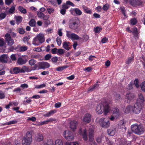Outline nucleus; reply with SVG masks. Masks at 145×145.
Returning <instances> with one entry per match:
<instances>
[{
    "mask_svg": "<svg viewBox=\"0 0 145 145\" xmlns=\"http://www.w3.org/2000/svg\"><path fill=\"white\" fill-rule=\"evenodd\" d=\"M110 108L109 104L106 101H105L103 103L99 104L97 106L96 110L99 114H101L104 112V114L106 115L109 112Z\"/></svg>",
    "mask_w": 145,
    "mask_h": 145,
    "instance_id": "1",
    "label": "nucleus"
},
{
    "mask_svg": "<svg viewBox=\"0 0 145 145\" xmlns=\"http://www.w3.org/2000/svg\"><path fill=\"white\" fill-rule=\"evenodd\" d=\"M32 131H28L22 138L23 145H31L32 141Z\"/></svg>",
    "mask_w": 145,
    "mask_h": 145,
    "instance_id": "2",
    "label": "nucleus"
},
{
    "mask_svg": "<svg viewBox=\"0 0 145 145\" xmlns=\"http://www.w3.org/2000/svg\"><path fill=\"white\" fill-rule=\"evenodd\" d=\"M44 40V35L39 34L33 39L32 44L38 46L43 42Z\"/></svg>",
    "mask_w": 145,
    "mask_h": 145,
    "instance_id": "3",
    "label": "nucleus"
},
{
    "mask_svg": "<svg viewBox=\"0 0 145 145\" xmlns=\"http://www.w3.org/2000/svg\"><path fill=\"white\" fill-rule=\"evenodd\" d=\"M131 129L133 132L137 134H141L144 131L141 125H138L136 124L131 126Z\"/></svg>",
    "mask_w": 145,
    "mask_h": 145,
    "instance_id": "4",
    "label": "nucleus"
},
{
    "mask_svg": "<svg viewBox=\"0 0 145 145\" xmlns=\"http://www.w3.org/2000/svg\"><path fill=\"white\" fill-rule=\"evenodd\" d=\"M69 26L71 29L75 30L78 27V24L76 19L72 18L69 21Z\"/></svg>",
    "mask_w": 145,
    "mask_h": 145,
    "instance_id": "5",
    "label": "nucleus"
},
{
    "mask_svg": "<svg viewBox=\"0 0 145 145\" xmlns=\"http://www.w3.org/2000/svg\"><path fill=\"white\" fill-rule=\"evenodd\" d=\"M142 106L141 104L136 102L134 106H132V112L135 114L139 113L141 110Z\"/></svg>",
    "mask_w": 145,
    "mask_h": 145,
    "instance_id": "6",
    "label": "nucleus"
},
{
    "mask_svg": "<svg viewBox=\"0 0 145 145\" xmlns=\"http://www.w3.org/2000/svg\"><path fill=\"white\" fill-rule=\"evenodd\" d=\"M99 123L101 126L105 128L108 127L110 125L109 120L106 118H102L100 119Z\"/></svg>",
    "mask_w": 145,
    "mask_h": 145,
    "instance_id": "7",
    "label": "nucleus"
},
{
    "mask_svg": "<svg viewBox=\"0 0 145 145\" xmlns=\"http://www.w3.org/2000/svg\"><path fill=\"white\" fill-rule=\"evenodd\" d=\"M94 130L92 128H90L89 130V141L91 142L90 145H98L96 142L93 140Z\"/></svg>",
    "mask_w": 145,
    "mask_h": 145,
    "instance_id": "8",
    "label": "nucleus"
},
{
    "mask_svg": "<svg viewBox=\"0 0 145 145\" xmlns=\"http://www.w3.org/2000/svg\"><path fill=\"white\" fill-rule=\"evenodd\" d=\"M63 135L65 138L68 140H72L74 138L72 133L68 130H65L64 131Z\"/></svg>",
    "mask_w": 145,
    "mask_h": 145,
    "instance_id": "9",
    "label": "nucleus"
},
{
    "mask_svg": "<svg viewBox=\"0 0 145 145\" xmlns=\"http://www.w3.org/2000/svg\"><path fill=\"white\" fill-rule=\"evenodd\" d=\"M66 36L72 40H78L80 38L75 33H72L71 31H66Z\"/></svg>",
    "mask_w": 145,
    "mask_h": 145,
    "instance_id": "10",
    "label": "nucleus"
},
{
    "mask_svg": "<svg viewBox=\"0 0 145 145\" xmlns=\"http://www.w3.org/2000/svg\"><path fill=\"white\" fill-rule=\"evenodd\" d=\"M38 65L37 70L41 69H44L49 68L50 67V64L46 62L42 61L39 62Z\"/></svg>",
    "mask_w": 145,
    "mask_h": 145,
    "instance_id": "11",
    "label": "nucleus"
},
{
    "mask_svg": "<svg viewBox=\"0 0 145 145\" xmlns=\"http://www.w3.org/2000/svg\"><path fill=\"white\" fill-rule=\"evenodd\" d=\"M5 39L8 45L11 46L14 44V40L11 38L10 34L8 33H6L5 35Z\"/></svg>",
    "mask_w": 145,
    "mask_h": 145,
    "instance_id": "12",
    "label": "nucleus"
},
{
    "mask_svg": "<svg viewBox=\"0 0 145 145\" xmlns=\"http://www.w3.org/2000/svg\"><path fill=\"white\" fill-rule=\"evenodd\" d=\"M125 99L127 100V103H129L133 100L135 98L133 94L130 92L127 93L125 95Z\"/></svg>",
    "mask_w": 145,
    "mask_h": 145,
    "instance_id": "13",
    "label": "nucleus"
},
{
    "mask_svg": "<svg viewBox=\"0 0 145 145\" xmlns=\"http://www.w3.org/2000/svg\"><path fill=\"white\" fill-rule=\"evenodd\" d=\"M36 61L34 59H31L29 61V65L32 66L34 65V66L32 67V70H37L38 65L36 64Z\"/></svg>",
    "mask_w": 145,
    "mask_h": 145,
    "instance_id": "14",
    "label": "nucleus"
},
{
    "mask_svg": "<svg viewBox=\"0 0 145 145\" xmlns=\"http://www.w3.org/2000/svg\"><path fill=\"white\" fill-rule=\"evenodd\" d=\"M79 133L80 135H82L83 136V138L85 140H87L88 139L87 136V130L85 129L83 132L81 128L80 129Z\"/></svg>",
    "mask_w": 145,
    "mask_h": 145,
    "instance_id": "15",
    "label": "nucleus"
},
{
    "mask_svg": "<svg viewBox=\"0 0 145 145\" xmlns=\"http://www.w3.org/2000/svg\"><path fill=\"white\" fill-rule=\"evenodd\" d=\"M91 116L89 114H86L83 118V121L86 123H89L91 121Z\"/></svg>",
    "mask_w": 145,
    "mask_h": 145,
    "instance_id": "16",
    "label": "nucleus"
},
{
    "mask_svg": "<svg viewBox=\"0 0 145 145\" xmlns=\"http://www.w3.org/2000/svg\"><path fill=\"white\" fill-rule=\"evenodd\" d=\"M77 124L78 122L76 121L73 120L71 121L70 123V128L71 129L74 131L76 129Z\"/></svg>",
    "mask_w": 145,
    "mask_h": 145,
    "instance_id": "17",
    "label": "nucleus"
},
{
    "mask_svg": "<svg viewBox=\"0 0 145 145\" xmlns=\"http://www.w3.org/2000/svg\"><path fill=\"white\" fill-rule=\"evenodd\" d=\"M138 98L137 100L136 103H140L141 105H143V103L144 101V99L143 95L140 93L138 94Z\"/></svg>",
    "mask_w": 145,
    "mask_h": 145,
    "instance_id": "18",
    "label": "nucleus"
},
{
    "mask_svg": "<svg viewBox=\"0 0 145 145\" xmlns=\"http://www.w3.org/2000/svg\"><path fill=\"white\" fill-rule=\"evenodd\" d=\"M70 44L69 42H64L63 43V47L65 49L68 50L71 48Z\"/></svg>",
    "mask_w": 145,
    "mask_h": 145,
    "instance_id": "19",
    "label": "nucleus"
},
{
    "mask_svg": "<svg viewBox=\"0 0 145 145\" xmlns=\"http://www.w3.org/2000/svg\"><path fill=\"white\" fill-rule=\"evenodd\" d=\"M21 73H24L25 72H29L32 70L29 68V67L26 66H24L21 68Z\"/></svg>",
    "mask_w": 145,
    "mask_h": 145,
    "instance_id": "20",
    "label": "nucleus"
},
{
    "mask_svg": "<svg viewBox=\"0 0 145 145\" xmlns=\"http://www.w3.org/2000/svg\"><path fill=\"white\" fill-rule=\"evenodd\" d=\"M113 116H114L116 119L120 116V114L119 109L116 108H114L113 110L112 114Z\"/></svg>",
    "mask_w": 145,
    "mask_h": 145,
    "instance_id": "21",
    "label": "nucleus"
},
{
    "mask_svg": "<svg viewBox=\"0 0 145 145\" xmlns=\"http://www.w3.org/2000/svg\"><path fill=\"white\" fill-rule=\"evenodd\" d=\"M10 72L12 74L21 73V68L20 67H15L13 69L12 71H10Z\"/></svg>",
    "mask_w": 145,
    "mask_h": 145,
    "instance_id": "22",
    "label": "nucleus"
},
{
    "mask_svg": "<svg viewBox=\"0 0 145 145\" xmlns=\"http://www.w3.org/2000/svg\"><path fill=\"white\" fill-rule=\"evenodd\" d=\"M27 62V60L26 59H24L21 57H19L18 59L17 63L18 65H21L25 64Z\"/></svg>",
    "mask_w": 145,
    "mask_h": 145,
    "instance_id": "23",
    "label": "nucleus"
},
{
    "mask_svg": "<svg viewBox=\"0 0 145 145\" xmlns=\"http://www.w3.org/2000/svg\"><path fill=\"white\" fill-rule=\"evenodd\" d=\"M44 137L40 133H38L37 136L35 137V140L37 142H40L44 139Z\"/></svg>",
    "mask_w": 145,
    "mask_h": 145,
    "instance_id": "24",
    "label": "nucleus"
},
{
    "mask_svg": "<svg viewBox=\"0 0 145 145\" xmlns=\"http://www.w3.org/2000/svg\"><path fill=\"white\" fill-rule=\"evenodd\" d=\"M116 129L115 128L108 129H107L108 134L111 136H114L115 134Z\"/></svg>",
    "mask_w": 145,
    "mask_h": 145,
    "instance_id": "25",
    "label": "nucleus"
},
{
    "mask_svg": "<svg viewBox=\"0 0 145 145\" xmlns=\"http://www.w3.org/2000/svg\"><path fill=\"white\" fill-rule=\"evenodd\" d=\"M7 56L5 54L2 55L0 57V61L2 63H6L7 62Z\"/></svg>",
    "mask_w": 145,
    "mask_h": 145,
    "instance_id": "26",
    "label": "nucleus"
},
{
    "mask_svg": "<svg viewBox=\"0 0 145 145\" xmlns=\"http://www.w3.org/2000/svg\"><path fill=\"white\" fill-rule=\"evenodd\" d=\"M16 20V23L17 25H18L21 23L22 20V18L20 16H16L14 17Z\"/></svg>",
    "mask_w": 145,
    "mask_h": 145,
    "instance_id": "27",
    "label": "nucleus"
},
{
    "mask_svg": "<svg viewBox=\"0 0 145 145\" xmlns=\"http://www.w3.org/2000/svg\"><path fill=\"white\" fill-rule=\"evenodd\" d=\"M134 61V57L133 56H131L130 57L128 58V59L125 61V63L127 64L131 63V62Z\"/></svg>",
    "mask_w": 145,
    "mask_h": 145,
    "instance_id": "28",
    "label": "nucleus"
},
{
    "mask_svg": "<svg viewBox=\"0 0 145 145\" xmlns=\"http://www.w3.org/2000/svg\"><path fill=\"white\" fill-rule=\"evenodd\" d=\"M126 124V121H124L123 120H121L119 123V124L120 126V127L121 129L124 128L125 129L126 127H125V125Z\"/></svg>",
    "mask_w": 145,
    "mask_h": 145,
    "instance_id": "29",
    "label": "nucleus"
},
{
    "mask_svg": "<svg viewBox=\"0 0 145 145\" xmlns=\"http://www.w3.org/2000/svg\"><path fill=\"white\" fill-rule=\"evenodd\" d=\"M29 25L31 27H34L36 25V21L34 19H32L29 22Z\"/></svg>",
    "mask_w": 145,
    "mask_h": 145,
    "instance_id": "30",
    "label": "nucleus"
},
{
    "mask_svg": "<svg viewBox=\"0 0 145 145\" xmlns=\"http://www.w3.org/2000/svg\"><path fill=\"white\" fill-rule=\"evenodd\" d=\"M56 111L55 110H51L45 114L44 116L46 117H48L51 115L53 114L56 113Z\"/></svg>",
    "mask_w": 145,
    "mask_h": 145,
    "instance_id": "31",
    "label": "nucleus"
},
{
    "mask_svg": "<svg viewBox=\"0 0 145 145\" xmlns=\"http://www.w3.org/2000/svg\"><path fill=\"white\" fill-rule=\"evenodd\" d=\"M99 86V84L97 83L94 85L92 87H90L88 90V91H93L96 88H98Z\"/></svg>",
    "mask_w": 145,
    "mask_h": 145,
    "instance_id": "32",
    "label": "nucleus"
},
{
    "mask_svg": "<svg viewBox=\"0 0 145 145\" xmlns=\"http://www.w3.org/2000/svg\"><path fill=\"white\" fill-rule=\"evenodd\" d=\"M54 145H63L62 140L59 139H56L55 141Z\"/></svg>",
    "mask_w": 145,
    "mask_h": 145,
    "instance_id": "33",
    "label": "nucleus"
},
{
    "mask_svg": "<svg viewBox=\"0 0 145 145\" xmlns=\"http://www.w3.org/2000/svg\"><path fill=\"white\" fill-rule=\"evenodd\" d=\"M18 9L22 13L25 14L27 12L26 9L22 7L19 6L18 7Z\"/></svg>",
    "mask_w": 145,
    "mask_h": 145,
    "instance_id": "34",
    "label": "nucleus"
},
{
    "mask_svg": "<svg viewBox=\"0 0 145 145\" xmlns=\"http://www.w3.org/2000/svg\"><path fill=\"white\" fill-rule=\"evenodd\" d=\"M74 10L75 13L78 15L80 16L82 14V12L78 8H75L74 9Z\"/></svg>",
    "mask_w": 145,
    "mask_h": 145,
    "instance_id": "35",
    "label": "nucleus"
},
{
    "mask_svg": "<svg viewBox=\"0 0 145 145\" xmlns=\"http://www.w3.org/2000/svg\"><path fill=\"white\" fill-rule=\"evenodd\" d=\"M130 22L131 24L133 25H135L137 22V19L135 18H132Z\"/></svg>",
    "mask_w": 145,
    "mask_h": 145,
    "instance_id": "36",
    "label": "nucleus"
},
{
    "mask_svg": "<svg viewBox=\"0 0 145 145\" xmlns=\"http://www.w3.org/2000/svg\"><path fill=\"white\" fill-rule=\"evenodd\" d=\"M27 47L26 46H21L19 48V50L20 52H24L27 50Z\"/></svg>",
    "mask_w": 145,
    "mask_h": 145,
    "instance_id": "37",
    "label": "nucleus"
},
{
    "mask_svg": "<svg viewBox=\"0 0 145 145\" xmlns=\"http://www.w3.org/2000/svg\"><path fill=\"white\" fill-rule=\"evenodd\" d=\"M68 67V66H63L59 67H57L56 70L58 71H63L64 69H65Z\"/></svg>",
    "mask_w": 145,
    "mask_h": 145,
    "instance_id": "38",
    "label": "nucleus"
},
{
    "mask_svg": "<svg viewBox=\"0 0 145 145\" xmlns=\"http://www.w3.org/2000/svg\"><path fill=\"white\" fill-rule=\"evenodd\" d=\"M4 69V67L2 65H0V75H4L5 72V71H2Z\"/></svg>",
    "mask_w": 145,
    "mask_h": 145,
    "instance_id": "39",
    "label": "nucleus"
},
{
    "mask_svg": "<svg viewBox=\"0 0 145 145\" xmlns=\"http://www.w3.org/2000/svg\"><path fill=\"white\" fill-rule=\"evenodd\" d=\"M64 50L63 49H57V54L58 55H62L64 53Z\"/></svg>",
    "mask_w": 145,
    "mask_h": 145,
    "instance_id": "40",
    "label": "nucleus"
},
{
    "mask_svg": "<svg viewBox=\"0 0 145 145\" xmlns=\"http://www.w3.org/2000/svg\"><path fill=\"white\" fill-rule=\"evenodd\" d=\"M37 14L38 17L41 19H42L43 17L44 14L42 12L40 11H37Z\"/></svg>",
    "mask_w": 145,
    "mask_h": 145,
    "instance_id": "41",
    "label": "nucleus"
},
{
    "mask_svg": "<svg viewBox=\"0 0 145 145\" xmlns=\"http://www.w3.org/2000/svg\"><path fill=\"white\" fill-rule=\"evenodd\" d=\"M109 8V5L108 4H106L103 6V9L104 10L106 11L108 10Z\"/></svg>",
    "mask_w": 145,
    "mask_h": 145,
    "instance_id": "42",
    "label": "nucleus"
},
{
    "mask_svg": "<svg viewBox=\"0 0 145 145\" xmlns=\"http://www.w3.org/2000/svg\"><path fill=\"white\" fill-rule=\"evenodd\" d=\"M102 30V28L99 27H97L94 28V31L95 33H99Z\"/></svg>",
    "mask_w": 145,
    "mask_h": 145,
    "instance_id": "43",
    "label": "nucleus"
},
{
    "mask_svg": "<svg viewBox=\"0 0 145 145\" xmlns=\"http://www.w3.org/2000/svg\"><path fill=\"white\" fill-rule=\"evenodd\" d=\"M132 106H129L126 107L125 112L126 113H128L129 112L131 109L132 110Z\"/></svg>",
    "mask_w": 145,
    "mask_h": 145,
    "instance_id": "44",
    "label": "nucleus"
},
{
    "mask_svg": "<svg viewBox=\"0 0 145 145\" xmlns=\"http://www.w3.org/2000/svg\"><path fill=\"white\" fill-rule=\"evenodd\" d=\"M140 87L142 90L145 92V81L141 83Z\"/></svg>",
    "mask_w": 145,
    "mask_h": 145,
    "instance_id": "45",
    "label": "nucleus"
},
{
    "mask_svg": "<svg viewBox=\"0 0 145 145\" xmlns=\"http://www.w3.org/2000/svg\"><path fill=\"white\" fill-rule=\"evenodd\" d=\"M58 60V58L57 57L54 56L52 58L51 61L53 63H55L57 62Z\"/></svg>",
    "mask_w": 145,
    "mask_h": 145,
    "instance_id": "46",
    "label": "nucleus"
},
{
    "mask_svg": "<svg viewBox=\"0 0 145 145\" xmlns=\"http://www.w3.org/2000/svg\"><path fill=\"white\" fill-rule=\"evenodd\" d=\"M56 41L57 44L58 46H60L61 44V39L59 37H57L56 39Z\"/></svg>",
    "mask_w": 145,
    "mask_h": 145,
    "instance_id": "47",
    "label": "nucleus"
},
{
    "mask_svg": "<svg viewBox=\"0 0 145 145\" xmlns=\"http://www.w3.org/2000/svg\"><path fill=\"white\" fill-rule=\"evenodd\" d=\"M102 137L101 136L98 137L96 139V141L99 144H101L102 142Z\"/></svg>",
    "mask_w": 145,
    "mask_h": 145,
    "instance_id": "48",
    "label": "nucleus"
},
{
    "mask_svg": "<svg viewBox=\"0 0 145 145\" xmlns=\"http://www.w3.org/2000/svg\"><path fill=\"white\" fill-rule=\"evenodd\" d=\"M84 9L85 13L90 14H92V11L90 10H89V8H84Z\"/></svg>",
    "mask_w": 145,
    "mask_h": 145,
    "instance_id": "49",
    "label": "nucleus"
},
{
    "mask_svg": "<svg viewBox=\"0 0 145 145\" xmlns=\"http://www.w3.org/2000/svg\"><path fill=\"white\" fill-rule=\"evenodd\" d=\"M134 83L135 85L137 88H138L139 87V86L138 84L139 81L138 79H135L134 81Z\"/></svg>",
    "mask_w": 145,
    "mask_h": 145,
    "instance_id": "50",
    "label": "nucleus"
},
{
    "mask_svg": "<svg viewBox=\"0 0 145 145\" xmlns=\"http://www.w3.org/2000/svg\"><path fill=\"white\" fill-rule=\"evenodd\" d=\"M132 33L133 35L138 33L137 28L136 27H135L133 28V30L132 31Z\"/></svg>",
    "mask_w": 145,
    "mask_h": 145,
    "instance_id": "51",
    "label": "nucleus"
},
{
    "mask_svg": "<svg viewBox=\"0 0 145 145\" xmlns=\"http://www.w3.org/2000/svg\"><path fill=\"white\" fill-rule=\"evenodd\" d=\"M30 37L29 36H25L23 38V40L24 43H25L26 42H28L29 40L30 39Z\"/></svg>",
    "mask_w": 145,
    "mask_h": 145,
    "instance_id": "52",
    "label": "nucleus"
},
{
    "mask_svg": "<svg viewBox=\"0 0 145 145\" xmlns=\"http://www.w3.org/2000/svg\"><path fill=\"white\" fill-rule=\"evenodd\" d=\"M17 122L18 121L16 120H15L12 121H10L7 122V124L9 125L12 124H14L17 123Z\"/></svg>",
    "mask_w": 145,
    "mask_h": 145,
    "instance_id": "53",
    "label": "nucleus"
},
{
    "mask_svg": "<svg viewBox=\"0 0 145 145\" xmlns=\"http://www.w3.org/2000/svg\"><path fill=\"white\" fill-rule=\"evenodd\" d=\"M53 143V141L51 139L48 140L47 142L44 145H51Z\"/></svg>",
    "mask_w": 145,
    "mask_h": 145,
    "instance_id": "54",
    "label": "nucleus"
},
{
    "mask_svg": "<svg viewBox=\"0 0 145 145\" xmlns=\"http://www.w3.org/2000/svg\"><path fill=\"white\" fill-rule=\"evenodd\" d=\"M51 55L50 54H47L44 57L45 59L46 60H49L51 57Z\"/></svg>",
    "mask_w": 145,
    "mask_h": 145,
    "instance_id": "55",
    "label": "nucleus"
},
{
    "mask_svg": "<svg viewBox=\"0 0 145 145\" xmlns=\"http://www.w3.org/2000/svg\"><path fill=\"white\" fill-rule=\"evenodd\" d=\"M121 143L124 145H128L127 142L125 139H122L121 140Z\"/></svg>",
    "mask_w": 145,
    "mask_h": 145,
    "instance_id": "56",
    "label": "nucleus"
},
{
    "mask_svg": "<svg viewBox=\"0 0 145 145\" xmlns=\"http://www.w3.org/2000/svg\"><path fill=\"white\" fill-rule=\"evenodd\" d=\"M19 33L21 34H23L25 33L24 29L22 28H20L18 30Z\"/></svg>",
    "mask_w": 145,
    "mask_h": 145,
    "instance_id": "57",
    "label": "nucleus"
},
{
    "mask_svg": "<svg viewBox=\"0 0 145 145\" xmlns=\"http://www.w3.org/2000/svg\"><path fill=\"white\" fill-rule=\"evenodd\" d=\"M15 10V7L14 6H12L9 9V12L10 13H13Z\"/></svg>",
    "mask_w": 145,
    "mask_h": 145,
    "instance_id": "58",
    "label": "nucleus"
},
{
    "mask_svg": "<svg viewBox=\"0 0 145 145\" xmlns=\"http://www.w3.org/2000/svg\"><path fill=\"white\" fill-rule=\"evenodd\" d=\"M47 10L49 14H51L52 13H53L54 11V10L52 8H47Z\"/></svg>",
    "mask_w": 145,
    "mask_h": 145,
    "instance_id": "59",
    "label": "nucleus"
},
{
    "mask_svg": "<svg viewBox=\"0 0 145 145\" xmlns=\"http://www.w3.org/2000/svg\"><path fill=\"white\" fill-rule=\"evenodd\" d=\"M13 0H5V4L8 5H10L13 2Z\"/></svg>",
    "mask_w": 145,
    "mask_h": 145,
    "instance_id": "60",
    "label": "nucleus"
},
{
    "mask_svg": "<svg viewBox=\"0 0 145 145\" xmlns=\"http://www.w3.org/2000/svg\"><path fill=\"white\" fill-rule=\"evenodd\" d=\"M20 87L23 88V89L27 88L28 87V85L26 84H24L21 85Z\"/></svg>",
    "mask_w": 145,
    "mask_h": 145,
    "instance_id": "61",
    "label": "nucleus"
},
{
    "mask_svg": "<svg viewBox=\"0 0 145 145\" xmlns=\"http://www.w3.org/2000/svg\"><path fill=\"white\" fill-rule=\"evenodd\" d=\"M28 120L32 121H35L36 120V118L35 117H29L27 119Z\"/></svg>",
    "mask_w": 145,
    "mask_h": 145,
    "instance_id": "62",
    "label": "nucleus"
},
{
    "mask_svg": "<svg viewBox=\"0 0 145 145\" xmlns=\"http://www.w3.org/2000/svg\"><path fill=\"white\" fill-rule=\"evenodd\" d=\"M6 15L4 13H1L0 14V18L1 19H4L6 16Z\"/></svg>",
    "mask_w": 145,
    "mask_h": 145,
    "instance_id": "63",
    "label": "nucleus"
},
{
    "mask_svg": "<svg viewBox=\"0 0 145 145\" xmlns=\"http://www.w3.org/2000/svg\"><path fill=\"white\" fill-rule=\"evenodd\" d=\"M68 145H78V143L77 142H68L67 143Z\"/></svg>",
    "mask_w": 145,
    "mask_h": 145,
    "instance_id": "64",
    "label": "nucleus"
}]
</instances>
